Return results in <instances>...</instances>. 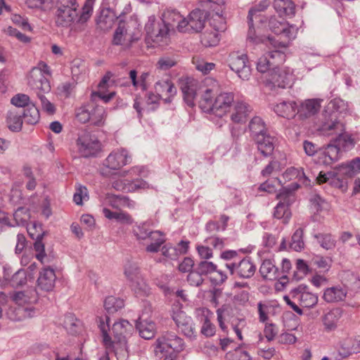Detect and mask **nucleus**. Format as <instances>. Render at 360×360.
Returning <instances> with one entry per match:
<instances>
[{"instance_id":"1","label":"nucleus","mask_w":360,"mask_h":360,"mask_svg":"<svg viewBox=\"0 0 360 360\" xmlns=\"http://www.w3.org/2000/svg\"><path fill=\"white\" fill-rule=\"evenodd\" d=\"M218 91V84L213 80L210 89L205 90L204 101H200V107L205 112L222 117L230 110L234 95L231 92Z\"/></svg>"},{"instance_id":"2","label":"nucleus","mask_w":360,"mask_h":360,"mask_svg":"<svg viewBox=\"0 0 360 360\" xmlns=\"http://www.w3.org/2000/svg\"><path fill=\"white\" fill-rule=\"evenodd\" d=\"M184 349V342L181 338L173 332H166L157 340L154 352L160 359L174 360Z\"/></svg>"},{"instance_id":"3","label":"nucleus","mask_w":360,"mask_h":360,"mask_svg":"<svg viewBox=\"0 0 360 360\" xmlns=\"http://www.w3.org/2000/svg\"><path fill=\"white\" fill-rule=\"evenodd\" d=\"M132 233L137 240L150 242L146 248L148 252H158L166 240L162 232L153 231L150 229L148 221L136 223L133 226Z\"/></svg>"},{"instance_id":"4","label":"nucleus","mask_w":360,"mask_h":360,"mask_svg":"<svg viewBox=\"0 0 360 360\" xmlns=\"http://www.w3.org/2000/svg\"><path fill=\"white\" fill-rule=\"evenodd\" d=\"M213 79L207 78L203 82H199L192 77H182L180 79V89L184 94V101L188 105H194V101L197 96L200 97V101H204V92L210 89Z\"/></svg>"},{"instance_id":"5","label":"nucleus","mask_w":360,"mask_h":360,"mask_svg":"<svg viewBox=\"0 0 360 360\" xmlns=\"http://www.w3.org/2000/svg\"><path fill=\"white\" fill-rule=\"evenodd\" d=\"M77 0H57L56 24L58 27H68L79 16Z\"/></svg>"},{"instance_id":"6","label":"nucleus","mask_w":360,"mask_h":360,"mask_svg":"<svg viewBox=\"0 0 360 360\" xmlns=\"http://www.w3.org/2000/svg\"><path fill=\"white\" fill-rule=\"evenodd\" d=\"M47 76H51V69L46 63L40 61L30 71L28 79L29 86L34 91L49 93L51 91V85Z\"/></svg>"},{"instance_id":"7","label":"nucleus","mask_w":360,"mask_h":360,"mask_svg":"<svg viewBox=\"0 0 360 360\" xmlns=\"http://www.w3.org/2000/svg\"><path fill=\"white\" fill-rule=\"evenodd\" d=\"M77 153L83 158L96 157L102 148V144L98 139L89 131L80 133L76 140Z\"/></svg>"},{"instance_id":"8","label":"nucleus","mask_w":360,"mask_h":360,"mask_svg":"<svg viewBox=\"0 0 360 360\" xmlns=\"http://www.w3.org/2000/svg\"><path fill=\"white\" fill-rule=\"evenodd\" d=\"M145 30L146 40L148 44L154 43L161 46L167 43L169 28L162 22H157L155 15L148 17Z\"/></svg>"},{"instance_id":"9","label":"nucleus","mask_w":360,"mask_h":360,"mask_svg":"<svg viewBox=\"0 0 360 360\" xmlns=\"http://www.w3.org/2000/svg\"><path fill=\"white\" fill-rule=\"evenodd\" d=\"M277 198L280 199V202L274 209V216L276 219H282L284 224H287L291 217L289 206L295 201V195L290 189L283 188L277 195Z\"/></svg>"},{"instance_id":"10","label":"nucleus","mask_w":360,"mask_h":360,"mask_svg":"<svg viewBox=\"0 0 360 360\" xmlns=\"http://www.w3.org/2000/svg\"><path fill=\"white\" fill-rule=\"evenodd\" d=\"M229 68L243 80H248L251 75V68L246 54L233 52L228 58Z\"/></svg>"},{"instance_id":"11","label":"nucleus","mask_w":360,"mask_h":360,"mask_svg":"<svg viewBox=\"0 0 360 360\" xmlns=\"http://www.w3.org/2000/svg\"><path fill=\"white\" fill-rule=\"evenodd\" d=\"M293 75L289 68H274L268 72L267 84L274 87L285 89L292 84Z\"/></svg>"},{"instance_id":"12","label":"nucleus","mask_w":360,"mask_h":360,"mask_svg":"<svg viewBox=\"0 0 360 360\" xmlns=\"http://www.w3.org/2000/svg\"><path fill=\"white\" fill-rule=\"evenodd\" d=\"M207 19V13L200 9H195L191 11L187 18H185V27L181 32H199L205 27Z\"/></svg>"},{"instance_id":"13","label":"nucleus","mask_w":360,"mask_h":360,"mask_svg":"<svg viewBox=\"0 0 360 360\" xmlns=\"http://www.w3.org/2000/svg\"><path fill=\"white\" fill-rule=\"evenodd\" d=\"M226 267L231 275H236L240 278H249L256 271V266L250 258H244L238 262L226 263Z\"/></svg>"},{"instance_id":"14","label":"nucleus","mask_w":360,"mask_h":360,"mask_svg":"<svg viewBox=\"0 0 360 360\" xmlns=\"http://www.w3.org/2000/svg\"><path fill=\"white\" fill-rule=\"evenodd\" d=\"M269 29L276 34H281L288 41L296 37L297 29L295 25H290L285 20H279L275 16L269 20Z\"/></svg>"},{"instance_id":"15","label":"nucleus","mask_w":360,"mask_h":360,"mask_svg":"<svg viewBox=\"0 0 360 360\" xmlns=\"http://www.w3.org/2000/svg\"><path fill=\"white\" fill-rule=\"evenodd\" d=\"M176 307H173L172 319L176 326L184 335L189 338L195 337V331L193 328L192 319L188 316L184 311L180 309L175 310Z\"/></svg>"},{"instance_id":"16","label":"nucleus","mask_w":360,"mask_h":360,"mask_svg":"<svg viewBox=\"0 0 360 360\" xmlns=\"http://www.w3.org/2000/svg\"><path fill=\"white\" fill-rule=\"evenodd\" d=\"M131 156L127 150L124 148L112 151L106 158L103 165L108 169H119L131 162Z\"/></svg>"},{"instance_id":"17","label":"nucleus","mask_w":360,"mask_h":360,"mask_svg":"<svg viewBox=\"0 0 360 360\" xmlns=\"http://www.w3.org/2000/svg\"><path fill=\"white\" fill-rule=\"evenodd\" d=\"M323 100L309 98L302 101L297 105V115L300 120H307L316 115L321 107Z\"/></svg>"},{"instance_id":"18","label":"nucleus","mask_w":360,"mask_h":360,"mask_svg":"<svg viewBox=\"0 0 360 360\" xmlns=\"http://www.w3.org/2000/svg\"><path fill=\"white\" fill-rule=\"evenodd\" d=\"M139 32H129L122 23V20H120L119 25L115 30L113 44L121 45L124 47H129L131 44L139 39Z\"/></svg>"},{"instance_id":"19","label":"nucleus","mask_w":360,"mask_h":360,"mask_svg":"<svg viewBox=\"0 0 360 360\" xmlns=\"http://www.w3.org/2000/svg\"><path fill=\"white\" fill-rule=\"evenodd\" d=\"M112 187L117 191L124 192H134L139 189L148 187L146 181L143 179L129 180L127 179H118L112 181Z\"/></svg>"},{"instance_id":"20","label":"nucleus","mask_w":360,"mask_h":360,"mask_svg":"<svg viewBox=\"0 0 360 360\" xmlns=\"http://www.w3.org/2000/svg\"><path fill=\"white\" fill-rule=\"evenodd\" d=\"M307 286L300 285L291 291L292 297L300 301L303 307H314L318 302V296L306 290Z\"/></svg>"},{"instance_id":"21","label":"nucleus","mask_w":360,"mask_h":360,"mask_svg":"<svg viewBox=\"0 0 360 360\" xmlns=\"http://www.w3.org/2000/svg\"><path fill=\"white\" fill-rule=\"evenodd\" d=\"M162 22L167 25V27H176L179 32L185 27V17L174 9H167L162 13Z\"/></svg>"},{"instance_id":"22","label":"nucleus","mask_w":360,"mask_h":360,"mask_svg":"<svg viewBox=\"0 0 360 360\" xmlns=\"http://www.w3.org/2000/svg\"><path fill=\"white\" fill-rule=\"evenodd\" d=\"M56 279V276L53 269L51 267H44L39 273L37 278L38 287L44 291H51L54 286Z\"/></svg>"},{"instance_id":"23","label":"nucleus","mask_w":360,"mask_h":360,"mask_svg":"<svg viewBox=\"0 0 360 360\" xmlns=\"http://www.w3.org/2000/svg\"><path fill=\"white\" fill-rule=\"evenodd\" d=\"M316 180L319 184L328 182L332 186L340 188L342 191H346L347 189L346 178L341 179L339 177L338 174L335 172L324 173L320 172Z\"/></svg>"},{"instance_id":"24","label":"nucleus","mask_w":360,"mask_h":360,"mask_svg":"<svg viewBox=\"0 0 360 360\" xmlns=\"http://www.w3.org/2000/svg\"><path fill=\"white\" fill-rule=\"evenodd\" d=\"M311 207L315 212L311 216V220L314 221H321L324 217L321 215L322 212H328L330 210L329 203L320 196L319 194H313L310 198Z\"/></svg>"},{"instance_id":"25","label":"nucleus","mask_w":360,"mask_h":360,"mask_svg":"<svg viewBox=\"0 0 360 360\" xmlns=\"http://www.w3.org/2000/svg\"><path fill=\"white\" fill-rule=\"evenodd\" d=\"M155 89L157 94L162 98L165 103H169L172 97L176 93L175 86L168 78L158 81L155 84Z\"/></svg>"},{"instance_id":"26","label":"nucleus","mask_w":360,"mask_h":360,"mask_svg":"<svg viewBox=\"0 0 360 360\" xmlns=\"http://www.w3.org/2000/svg\"><path fill=\"white\" fill-rule=\"evenodd\" d=\"M136 328L139 330V335L146 340L153 338L155 334V324L148 319L144 314H142L136 324Z\"/></svg>"},{"instance_id":"27","label":"nucleus","mask_w":360,"mask_h":360,"mask_svg":"<svg viewBox=\"0 0 360 360\" xmlns=\"http://www.w3.org/2000/svg\"><path fill=\"white\" fill-rule=\"evenodd\" d=\"M297 105L294 101H283L274 107V111L277 115L286 119L295 117L297 115Z\"/></svg>"},{"instance_id":"28","label":"nucleus","mask_w":360,"mask_h":360,"mask_svg":"<svg viewBox=\"0 0 360 360\" xmlns=\"http://www.w3.org/2000/svg\"><path fill=\"white\" fill-rule=\"evenodd\" d=\"M11 298L15 304L22 306L25 304L35 303L38 300V293L35 288H30L23 291L15 292Z\"/></svg>"},{"instance_id":"29","label":"nucleus","mask_w":360,"mask_h":360,"mask_svg":"<svg viewBox=\"0 0 360 360\" xmlns=\"http://www.w3.org/2000/svg\"><path fill=\"white\" fill-rule=\"evenodd\" d=\"M340 158V148L335 144H328L324 150L320 153L319 162L330 165L337 162Z\"/></svg>"},{"instance_id":"30","label":"nucleus","mask_w":360,"mask_h":360,"mask_svg":"<svg viewBox=\"0 0 360 360\" xmlns=\"http://www.w3.org/2000/svg\"><path fill=\"white\" fill-rule=\"evenodd\" d=\"M22 109L12 108L6 115V124L8 128L14 132L20 131L22 127Z\"/></svg>"},{"instance_id":"31","label":"nucleus","mask_w":360,"mask_h":360,"mask_svg":"<svg viewBox=\"0 0 360 360\" xmlns=\"http://www.w3.org/2000/svg\"><path fill=\"white\" fill-rule=\"evenodd\" d=\"M347 295L345 288L340 285L328 288L324 290L323 298L328 303L338 302L345 300Z\"/></svg>"},{"instance_id":"32","label":"nucleus","mask_w":360,"mask_h":360,"mask_svg":"<svg viewBox=\"0 0 360 360\" xmlns=\"http://www.w3.org/2000/svg\"><path fill=\"white\" fill-rule=\"evenodd\" d=\"M342 315L341 309L338 308L333 309L322 317L324 328L327 332L335 330L338 326Z\"/></svg>"},{"instance_id":"33","label":"nucleus","mask_w":360,"mask_h":360,"mask_svg":"<svg viewBox=\"0 0 360 360\" xmlns=\"http://www.w3.org/2000/svg\"><path fill=\"white\" fill-rule=\"evenodd\" d=\"M134 330V327L127 320H121L112 325V332L118 341H123L127 336L130 335Z\"/></svg>"},{"instance_id":"34","label":"nucleus","mask_w":360,"mask_h":360,"mask_svg":"<svg viewBox=\"0 0 360 360\" xmlns=\"http://www.w3.org/2000/svg\"><path fill=\"white\" fill-rule=\"evenodd\" d=\"M104 204L115 209H120L124 207H134L135 203L127 197L108 194L104 200Z\"/></svg>"},{"instance_id":"35","label":"nucleus","mask_w":360,"mask_h":360,"mask_svg":"<svg viewBox=\"0 0 360 360\" xmlns=\"http://www.w3.org/2000/svg\"><path fill=\"white\" fill-rule=\"evenodd\" d=\"M258 150L264 157L269 156L272 154L274 149V138L266 134L264 136H258L255 139Z\"/></svg>"},{"instance_id":"36","label":"nucleus","mask_w":360,"mask_h":360,"mask_svg":"<svg viewBox=\"0 0 360 360\" xmlns=\"http://www.w3.org/2000/svg\"><path fill=\"white\" fill-rule=\"evenodd\" d=\"M251 107L243 101H238L235 103L234 111L231 114V120L236 123L243 122L251 112Z\"/></svg>"},{"instance_id":"37","label":"nucleus","mask_w":360,"mask_h":360,"mask_svg":"<svg viewBox=\"0 0 360 360\" xmlns=\"http://www.w3.org/2000/svg\"><path fill=\"white\" fill-rule=\"evenodd\" d=\"M89 114L91 118L89 122L91 125L100 127L105 124L107 113L103 106L91 105Z\"/></svg>"},{"instance_id":"38","label":"nucleus","mask_w":360,"mask_h":360,"mask_svg":"<svg viewBox=\"0 0 360 360\" xmlns=\"http://www.w3.org/2000/svg\"><path fill=\"white\" fill-rule=\"evenodd\" d=\"M321 133L324 136H336L341 134L345 130V125L336 120L325 122L319 129Z\"/></svg>"},{"instance_id":"39","label":"nucleus","mask_w":360,"mask_h":360,"mask_svg":"<svg viewBox=\"0 0 360 360\" xmlns=\"http://www.w3.org/2000/svg\"><path fill=\"white\" fill-rule=\"evenodd\" d=\"M259 273L264 279L271 281L279 278L278 269L271 259H264L259 268Z\"/></svg>"},{"instance_id":"40","label":"nucleus","mask_w":360,"mask_h":360,"mask_svg":"<svg viewBox=\"0 0 360 360\" xmlns=\"http://www.w3.org/2000/svg\"><path fill=\"white\" fill-rule=\"evenodd\" d=\"M276 47H274L273 45H271L273 48L275 49V50H272L267 53L269 58H270V60L271 63H273V65H278L280 63H282L285 60V56L284 54V52L279 49H285L288 46V41H278V40H276Z\"/></svg>"},{"instance_id":"41","label":"nucleus","mask_w":360,"mask_h":360,"mask_svg":"<svg viewBox=\"0 0 360 360\" xmlns=\"http://www.w3.org/2000/svg\"><path fill=\"white\" fill-rule=\"evenodd\" d=\"M340 174L346 177H352L360 172V158H356L346 164H342L338 167Z\"/></svg>"},{"instance_id":"42","label":"nucleus","mask_w":360,"mask_h":360,"mask_svg":"<svg viewBox=\"0 0 360 360\" xmlns=\"http://www.w3.org/2000/svg\"><path fill=\"white\" fill-rule=\"evenodd\" d=\"M253 20L252 22L248 20L249 30L248 33V39L255 44L264 43L266 46L273 45L276 47V41L274 37H262L256 34L255 30L253 27Z\"/></svg>"},{"instance_id":"43","label":"nucleus","mask_w":360,"mask_h":360,"mask_svg":"<svg viewBox=\"0 0 360 360\" xmlns=\"http://www.w3.org/2000/svg\"><path fill=\"white\" fill-rule=\"evenodd\" d=\"M274 7L280 15L292 16L295 13V5L292 0H274Z\"/></svg>"},{"instance_id":"44","label":"nucleus","mask_w":360,"mask_h":360,"mask_svg":"<svg viewBox=\"0 0 360 360\" xmlns=\"http://www.w3.org/2000/svg\"><path fill=\"white\" fill-rule=\"evenodd\" d=\"M103 213L107 219H115L122 224H131L134 222L132 217L126 212H112L107 207H103Z\"/></svg>"},{"instance_id":"45","label":"nucleus","mask_w":360,"mask_h":360,"mask_svg":"<svg viewBox=\"0 0 360 360\" xmlns=\"http://www.w3.org/2000/svg\"><path fill=\"white\" fill-rule=\"evenodd\" d=\"M249 129L254 139L267 134L265 124L259 117H254L251 120Z\"/></svg>"},{"instance_id":"46","label":"nucleus","mask_w":360,"mask_h":360,"mask_svg":"<svg viewBox=\"0 0 360 360\" xmlns=\"http://www.w3.org/2000/svg\"><path fill=\"white\" fill-rule=\"evenodd\" d=\"M130 286L137 296H145L150 292V288L141 275L130 281Z\"/></svg>"},{"instance_id":"47","label":"nucleus","mask_w":360,"mask_h":360,"mask_svg":"<svg viewBox=\"0 0 360 360\" xmlns=\"http://www.w3.org/2000/svg\"><path fill=\"white\" fill-rule=\"evenodd\" d=\"M131 6L129 0H115L113 13L114 15L117 18H120L131 12Z\"/></svg>"},{"instance_id":"48","label":"nucleus","mask_w":360,"mask_h":360,"mask_svg":"<svg viewBox=\"0 0 360 360\" xmlns=\"http://www.w3.org/2000/svg\"><path fill=\"white\" fill-rule=\"evenodd\" d=\"M22 117L25 122L29 124H37L40 118L39 110L34 104L22 109Z\"/></svg>"},{"instance_id":"49","label":"nucleus","mask_w":360,"mask_h":360,"mask_svg":"<svg viewBox=\"0 0 360 360\" xmlns=\"http://www.w3.org/2000/svg\"><path fill=\"white\" fill-rule=\"evenodd\" d=\"M222 10L212 13L210 19V25L218 32H223L226 30V18L222 15Z\"/></svg>"},{"instance_id":"50","label":"nucleus","mask_w":360,"mask_h":360,"mask_svg":"<svg viewBox=\"0 0 360 360\" xmlns=\"http://www.w3.org/2000/svg\"><path fill=\"white\" fill-rule=\"evenodd\" d=\"M314 237L317 242L325 250H332L336 245V240L330 233H316Z\"/></svg>"},{"instance_id":"51","label":"nucleus","mask_w":360,"mask_h":360,"mask_svg":"<svg viewBox=\"0 0 360 360\" xmlns=\"http://www.w3.org/2000/svg\"><path fill=\"white\" fill-rule=\"evenodd\" d=\"M30 218V213L28 208L25 207H18L13 213L14 226H24Z\"/></svg>"},{"instance_id":"52","label":"nucleus","mask_w":360,"mask_h":360,"mask_svg":"<svg viewBox=\"0 0 360 360\" xmlns=\"http://www.w3.org/2000/svg\"><path fill=\"white\" fill-rule=\"evenodd\" d=\"M304 231L302 228L297 229L292 236L290 248L297 252L302 250L304 248L303 240Z\"/></svg>"},{"instance_id":"53","label":"nucleus","mask_w":360,"mask_h":360,"mask_svg":"<svg viewBox=\"0 0 360 360\" xmlns=\"http://www.w3.org/2000/svg\"><path fill=\"white\" fill-rule=\"evenodd\" d=\"M27 281V278L26 270L20 269L13 273L8 284L13 288H18L25 285Z\"/></svg>"},{"instance_id":"54","label":"nucleus","mask_w":360,"mask_h":360,"mask_svg":"<svg viewBox=\"0 0 360 360\" xmlns=\"http://www.w3.org/2000/svg\"><path fill=\"white\" fill-rule=\"evenodd\" d=\"M124 274L129 282L141 275L137 263L131 261L124 264Z\"/></svg>"},{"instance_id":"55","label":"nucleus","mask_w":360,"mask_h":360,"mask_svg":"<svg viewBox=\"0 0 360 360\" xmlns=\"http://www.w3.org/2000/svg\"><path fill=\"white\" fill-rule=\"evenodd\" d=\"M123 307V300L113 296L106 297L104 301V307L108 313H114Z\"/></svg>"},{"instance_id":"56","label":"nucleus","mask_w":360,"mask_h":360,"mask_svg":"<svg viewBox=\"0 0 360 360\" xmlns=\"http://www.w3.org/2000/svg\"><path fill=\"white\" fill-rule=\"evenodd\" d=\"M333 139L340 148L349 149L354 146L352 139L349 134L345 133V130L341 134L336 135Z\"/></svg>"},{"instance_id":"57","label":"nucleus","mask_w":360,"mask_h":360,"mask_svg":"<svg viewBox=\"0 0 360 360\" xmlns=\"http://www.w3.org/2000/svg\"><path fill=\"white\" fill-rule=\"evenodd\" d=\"M328 108L339 113H347L349 111V105L340 98H334L328 105Z\"/></svg>"},{"instance_id":"58","label":"nucleus","mask_w":360,"mask_h":360,"mask_svg":"<svg viewBox=\"0 0 360 360\" xmlns=\"http://www.w3.org/2000/svg\"><path fill=\"white\" fill-rule=\"evenodd\" d=\"M220 40L219 32L217 31L206 32L202 37V43L207 46H214Z\"/></svg>"},{"instance_id":"59","label":"nucleus","mask_w":360,"mask_h":360,"mask_svg":"<svg viewBox=\"0 0 360 360\" xmlns=\"http://www.w3.org/2000/svg\"><path fill=\"white\" fill-rule=\"evenodd\" d=\"M89 200L88 190L86 187L81 184L76 186V191L73 195V201L78 205H82L83 200Z\"/></svg>"},{"instance_id":"60","label":"nucleus","mask_w":360,"mask_h":360,"mask_svg":"<svg viewBox=\"0 0 360 360\" xmlns=\"http://www.w3.org/2000/svg\"><path fill=\"white\" fill-rule=\"evenodd\" d=\"M11 103L16 107L15 108L19 109L27 108L31 105L30 104V97L23 94H18L14 96L11 98Z\"/></svg>"},{"instance_id":"61","label":"nucleus","mask_w":360,"mask_h":360,"mask_svg":"<svg viewBox=\"0 0 360 360\" xmlns=\"http://www.w3.org/2000/svg\"><path fill=\"white\" fill-rule=\"evenodd\" d=\"M96 0H86L82 7L81 14L79 17V22H86L91 15L93 6Z\"/></svg>"},{"instance_id":"62","label":"nucleus","mask_w":360,"mask_h":360,"mask_svg":"<svg viewBox=\"0 0 360 360\" xmlns=\"http://www.w3.org/2000/svg\"><path fill=\"white\" fill-rule=\"evenodd\" d=\"M226 358L229 360H250L251 357L248 352L237 347L233 352L226 354Z\"/></svg>"},{"instance_id":"63","label":"nucleus","mask_w":360,"mask_h":360,"mask_svg":"<svg viewBox=\"0 0 360 360\" xmlns=\"http://www.w3.org/2000/svg\"><path fill=\"white\" fill-rule=\"evenodd\" d=\"M283 177L287 180H292L294 179H298L299 180H301L302 178L306 179V176L302 169L295 167H290L287 169L283 173Z\"/></svg>"},{"instance_id":"64","label":"nucleus","mask_w":360,"mask_h":360,"mask_svg":"<svg viewBox=\"0 0 360 360\" xmlns=\"http://www.w3.org/2000/svg\"><path fill=\"white\" fill-rule=\"evenodd\" d=\"M217 266L211 262H200L195 269L202 276L213 273L216 271Z\"/></svg>"}]
</instances>
